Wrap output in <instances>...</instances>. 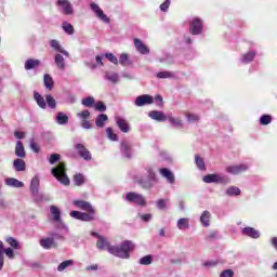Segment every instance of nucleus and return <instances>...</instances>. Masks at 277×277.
Here are the masks:
<instances>
[{"label":"nucleus","mask_w":277,"mask_h":277,"mask_svg":"<svg viewBox=\"0 0 277 277\" xmlns=\"http://www.w3.org/2000/svg\"><path fill=\"white\" fill-rule=\"evenodd\" d=\"M96 248L98 250H107L113 256L118 259H131V252L134 250L135 245L130 240L122 241L119 246H111L104 236H98Z\"/></svg>","instance_id":"f257e3e1"},{"label":"nucleus","mask_w":277,"mask_h":277,"mask_svg":"<svg viewBox=\"0 0 277 277\" xmlns=\"http://www.w3.org/2000/svg\"><path fill=\"white\" fill-rule=\"evenodd\" d=\"M133 179L143 189H151V187L157 185V173H155V170L150 166L142 168L133 175Z\"/></svg>","instance_id":"f03ea898"},{"label":"nucleus","mask_w":277,"mask_h":277,"mask_svg":"<svg viewBox=\"0 0 277 277\" xmlns=\"http://www.w3.org/2000/svg\"><path fill=\"white\" fill-rule=\"evenodd\" d=\"M30 194L35 202L40 203L49 200V197L40 193V177L35 175L30 182Z\"/></svg>","instance_id":"7ed1b4c3"},{"label":"nucleus","mask_w":277,"mask_h":277,"mask_svg":"<svg viewBox=\"0 0 277 277\" xmlns=\"http://www.w3.org/2000/svg\"><path fill=\"white\" fill-rule=\"evenodd\" d=\"M48 235L49 237H44L39 241L43 250H51V248H55L57 246V242L55 241L64 240V235L57 232H49Z\"/></svg>","instance_id":"20e7f679"},{"label":"nucleus","mask_w":277,"mask_h":277,"mask_svg":"<svg viewBox=\"0 0 277 277\" xmlns=\"http://www.w3.org/2000/svg\"><path fill=\"white\" fill-rule=\"evenodd\" d=\"M34 98L40 109H47V105L50 109H57V101H55L53 95L51 94H47L44 100V97L41 96L40 93L35 92Z\"/></svg>","instance_id":"39448f33"},{"label":"nucleus","mask_w":277,"mask_h":277,"mask_svg":"<svg viewBox=\"0 0 277 277\" xmlns=\"http://www.w3.org/2000/svg\"><path fill=\"white\" fill-rule=\"evenodd\" d=\"M52 174L61 185H65L66 187L70 185V179L66 174V164L64 162H60L57 167L52 168Z\"/></svg>","instance_id":"423d86ee"},{"label":"nucleus","mask_w":277,"mask_h":277,"mask_svg":"<svg viewBox=\"0 0 277 277\" xmlns=\"http://www.w3.org/2000/svg\"><path fill=\"white\" fill-rule=\"evenodd\" d=\"M50 211L52 214V222H55V228L63 229L65 233H68V226L64 224V221H62V211H60V208L57 206H51Z\"/></svg>","instance_id":"0eeeda50"},{"label":"nucleus","mask_w":277,"mask_h":277,"mask_svg":"<svg viewBox=\"0 0 277 277\" xmlns=\"http://www.w3.org/2000/svg\"><path fill=\"white\" fill-rule=\"evenodd\" d=\"M124 201L138 207H146V198L142 194L130 192L126 194Z\"/></svg>","instance_id":"6e6552de"},{"label":"nucleus","mask_w":277,"mask_h":277,"mask_svg":"<svg viewBox=\"0 0 277 277\" xmlns=\"http://www.w3.org/2000/svg\"><path fill=\"white\" fill-rule=\"evenodd\" d=\"M96 212H80V211H71L69 213L70 217L74 220H80V222H94V215Z\"/></svg>","instance_id":"1a4fd4ad"},{"label":"nucleus","mask_w":277,"mask_h":277,"mask_svg":"<svg viewBox=\"0 0 277 277\" xmlns=\"http://www.w3.org/2000/svg\"><path fill=\"white\" fill-rule=\"evenodd\" d=\"M203 183H228V177L222 174H208L202 177Z\"/></svg>","instance_id":"9d476101"},{"label":"nucleus","mask_w":277,"mask_h":277,"mask_svg":"<svg viewBox=\"0 0 277 277\" xmlns=\"http://www.w3.org/2000/svg\"><path fill=\"white\" fill-rule=\"evenodd\" d=\"M90 8L92 10V12H94L95 16L100 18V21H102L103 23H106V25H109L110 19L107 17V15H105V13L102 11L101 6H98V4L92 2L90 4Z\"/></svg>","instance_id":"9b49d317"},{"label":"nucleus","mask_w":277,"mask_h":277,"mask_svg":"<svg viewBox=\"0 0 277 277\" xmlns=\"http://www.w3.org/2000/svg\"><path fill=\"white\" fill-rule=\"evenodd\" d=\"M153 103H155V97L149 94H144L136 97L134 105H136V107H144V105H153Z\"/></svg>","instance_id":"f8f14e48"},{"label":"nucleus","mask_w":277,"mask_h":277,"mask_svg":"<svg viewBox=\"0 0 277 277\" xmlns=\"http://www.w3.org/2000/svg\"><path fill=\"white\" fill-rule=\"evenodd\" d=\"M72 205L76 206L77 209H81V211H87V213H96L92 203L85 200H74Z\"/></svg>","instance_id":"ddd939ff"},{"label":"nucleus","mask_w":277,"mask_h":277,"mask_svg":"<svg viewBox=\"0 0 277 277\" xmlns=\"http://www.w3.org/2000/svg\"><path fill=\"white\" fill-rule=\"evenodd\" d=\"M190 34L193 36H200L202 34V21L200 18L195 17L190 22Z\"/></svg>","instance_id":"4468645a"},{"label":"nucleus","mask_w":277,"mask_h":277,"mask_svg":"<svg viewBox=\"0 0 277 277\" xmlns=\"http://www.w3.org/2000/svg\"><path fill=\"white\" fill-rule=\"evenodd\" d=\"M75 148L78 153V155L84 159V161H92V154L90 153V150H88V148H85L83 146V144L78 143L75 145Z\"/></svg>","instance_id":"2eb2a0df"},{"label":"nucleus","mask_w":277,"mask_h":277,"mask_svg":"<svg viewBox=\"0 0 277 277\" xmlns=\"http://www.w3.org/2000/svg\"><path fill=\"white\" fill-rule=\"evenodd\" d=\"M120 153L126 159H131L133 157V149L131 143L128 141H122L120 144Z\"/></svg>","instance_id":"dca6fc26"},{"label":"nucleus","mask_w":277,"mask_h":277,"mask_svg":"<svg viewBox=\"0 0 277 277\" xmlns=\"http://www.w3.org/2000/svg\"><path fill=\"white\" fill-rule=\"evenodd\" d=\"M248 164L246 163H241V164H233V166H228L226 167V172L228 174H241V172H247L248 170Z\"/></svg>","instance_id":"f3484780"},{"label":"nucleus","mask_w":277,"mask_h":277,"mask_svg":"<svg viewBox=\"0 0 277 277\" xmlns=\"http://www.w3.org/2000/svg\"><path fill=\"white\" fill-rule=\"evenodd\" d=\"M167 120L170 122L171 127H174V129H183L184 127L183 119H181V117L172 116V113L167 115Z\"/></svg>","instance_id":"a211bd4d"},{"label":"nucleus","mask_w":277,"mask_h":277,"mask_svg":"<svg viewBox=\"0 0 277 277\" xmlns=\"http://www.w3.org/2000/svg\"><path fill=\"white\" fill-rule=\"evenodd\" d=\"M148 116L151 120H156V122H166V120H168V115L163 114L161 110H151L148 113Z\"/></svg>","instance_id":"6ab92c4d"},{"label":"nucleus","mask_w":277,"mask_h":277,"mask_svg":"<svg viewBox=\"0 0 277 277\" xmlns=\"http://www.w3.org/2000/svg\"><path fill=\"white\" fill-rule=\"evenodd\" d=\"M134 47L141 55H149L150 54V49L142 40L140 39H134Z\"/></svg>","instance_id":"aec40b11"},{"label":"nucleus","mask_w":277,"mask_h":277,"mask_svg":"<svg viewBox=\"0 0 277 277\" xmlns=\"http://www.w3.org/2000/svg\"><path fill=\"white\" fill-rule=\"evenodd\" d=\"M57 5H60V8H63V14H65L66 16H70V14H72L74 12L72 4H70L68 0H57Z\"/></svg>","instance_id":"412c9836"},{"label":"nucleus","mask_w":277,"mask_h":277,"mask_svg":"<svg viewBox=\"0 0 277 277\" xmlns=\"http://www.w3.org/2000/svg\"><path fill=\"white\" fill-rule=\"evenodd\" d=\"M50 47L54 49V51H57V53H62L65 57H70V53L66 51L64 48H62V44H60V41L52 39L50 41Z\"/></svg>","instance_id":"4be33fe9"},{"label":"nucleus","mask_w":277,"mask_h":277,"mask_svg":"<svg viewBox=\"0 0 277 277\" xmlns=\"http://www.w3.org/2000/svg\"><path fill=\"white\" fill-rule=\"evenodd\" d=\"M116 124L122 133H129V131H131V126H129V122L121 117L116 118Z\"/></svg>","instance_id":"5701e85b"},{"label":"nucleus","mask_w":277,"mask_h":277,"mask_svg":"<svg viewBox=\"0 0 277 277\" xmlns=\"http://www.w3.org/2000/svg\"><path fill=\"white\" fill-rule=\"evenodd\" d=\"M241 234L246 237H250L251 239H259L261 237V233L254 229L253 227H245L241 229Z\"/></svg>","instance_id":"b1692460"},{"label":"nucleus","mask_w":277,"mask_h":277,"mask_svg":"<svg viewBox=\"0 0 277 277\" xmlns=\"http://www.w3.org/2000/svg\"><path fill=\"white\" fill-rule=\"evenodd\" d=\"M56 124H61V127H66L68 124V115L64 111H58L55 117Z\"/></svg>","instance_id":"393cba45"},{"label":"nucleus","mask_w":277,"mask_h":277,"mask_svg":"<svg viewBox=\"0 0 277 277\" xmlns=\"http://www.w3.org/2000/svg\"><path fill=\"white\" fill-rule=\"evenodd\" d=\"M54 63L58 70H66V60L62 54L54 55Z\"/></svg>","instance_id":"a878e982"},{"label":"nucleus","mask_w":277,"mask_h":277,"mask_svg":"<svg viewBox=\"0 0 277 277\" xmlns=\"http://www.w3.org/2000/svg\"><path fill=\"white\" fill-rule=\"evenodd\" d=\"M160 174L161 176H163V179H167L168 183H170L171 185L174 184V173H172V171H170L168 168L160 169Z\"/></svg>","instance_id":"bb28decb"},{"label":"nucleus","mask_w":277,"mask_h":277,"mask_svg":"<svg viewBox=\"0 0 277 277\" xmlns=\"http://www.w3.org/2000/svg\"><path fill=\"white\" fill-rule=\"evenodd\" d=\"M5 185H8V187H15L17 189H21V187H25V183L14 179V177H8L4 181Z\"/></svg>","instance_id":"cd10ccee"},{"label":"nucleus","mask_w":277,"mask_h":277,"mask_svg":"<svg viewBox=\"0 0 277 277\" xmlns=\"http://www.w3.org/2000/svg\"><path fill=\"white\" fill-rule=\"evenodd\" d=\"M15 155H16V157H19V159H25V157H27V153H25V146L23 145V142H21V141L16 142Z\"/></svg>","instance_id":"c85d7f7f"},{"label":"nucleus","mask_w":277,"mask_h":277,"mask_svg":"<svg viewBox=\"0 0 277 277\" xmlns=\"http://www.w3.org/2000/svg\"><path fill=\"white\" fill-rule=\"evenodd\" d=\"M13 168L15 172H25L27 166L25 164V160L17 158L13 161Z\"/></svg>","instance_id":"c756f323"},{"label":"nucleus","mask_w":277,"mask_h":277,"mask_svg":"<svg viewBox=\"0 0 277 277\" xmlns=\"http://www.w3.org/2000/svg\"><path fill=\"white\" fill-rule=\"evenodd\" d=\"M40 66V60L29 58L25 62L24 68L25 70H34V68H38Z\"/></svg>","instance_id":"7c9ffc66"},{"label":"nucleus","mask_w":277,"mask_h":277,"mask_svg":"<svg viewBox=\"0 0 277 277\" xmlns=\"http://www.w3.org/2000/svg\"><path fill=\"white\" fill-rule=\"evenodd\" d=\"M108 120H109V117H107V115L100 114L95 118V127H98V129H103V127H105V122H107Z\"/></svg>","instance_id":"2f4dec72"},{"label":"nucleus","mask_w":277,"mask_h":277,"mask_svg":"<svg viewBox=\"0 0 277 277\" xmlns=\"http://www.w3.org/2000/svg\"><path fill=\"white\" fill-rule=\"evenodd\" d=\"M210 220H211V212L210 211H203L200 216V222L205 228H209L210 226Z\"/></svg>","instance_id":"473e14b6"},{"label":"nucleus","mask_w":277,"mask_h":277,"mask_svg":"<svg viewBox=\"0 0 277 277\" xmlns=\"http://www.w3.org/2000/svg\"><path fill=\"white\" fill-rule=\"evenodd\" d=\"M104 78L107 81H110V83H118L120 76L118 75V72H114V71H106L104 75Z\"/></svg>","instance_id":"72a5a7b5"},{"label":"nucleus","mask_w":277,"mask_h":277,"mask_svg":"<svg viewBox=\"0 0 277 277\" xmlns=\"http://www.w3.org/2000/svg\"><path fill=\"white\" fill-rule=\"evenodd\" d=\"M176 226H177L179 230H188L189 219L182 217V219L177 220Z\"/></svg>","instance_id":"f704fd0d"},{"label":"nucleus","mask_w":277,"mask_h":277,"mask_svg":"<svg viewBox=\"0 0 277 277\" xmlns=\"http://www.w3.org/2000/svg\"><path fill=\"white\" fill-rule=\"evenodd\" d=\"M254 57H256V52L250 51L242 55L241 63L242 64H250V62L254 61Z\"/></svg>","instance_id":"c9c22d12"},{"label":"nucleus","mask_w":277,"mask_h":277,"mask_svg":"<svg viewBox=\"0 0 277 277\" xmlns=\"http://www.w3.org/2000/svg\"><path fill=\"white\" fill-rule=\"evenodd\" d=\"M43 83L47 90H53V88H55V83L53 82V77H51V75L49 74H45L43 76Z\"/></svg>","instance_id":"e433bc0d"},{"label":"nucleus","mask_w":277,"mask_h":277,"mask_svg":"<svg viewBox=\"0 0 277 277\" xmlns=\"http://www.w3.org/2000/svg\"><path fill=\"white\" fill-rule=\"evenodd\" d=\"M195 163H196L198 170H201V172H205L207 170V164L205 163V159L202 157L196 155Z\"/></svg>","instance_id":"4c0bfd02"},{"label":"nucleus","mask_w":277,"mask_h":277,"mask_svg":"<svg viewBox=\"0 0 277 277\" xmlns=\"http://www.w3.org/2000/svg\"><path fill=\"white\" fill-rule=\"evenodd\" d=\"M72 265H75V260H66L57 266V272H64L68 267H72Z\"/></svg>","instance_id":"58836bf2"},{"label":"nucleus","mask_w":277,"mask_h":277,"mask_svg":"<svg viewBox=\"0 0 277 277\" xmlns=\"http://www.w3.org/2000/svg\"><path fill=\"white\" fill-rule=\"evenodd\" d=\"M119 64H120L121 66H131L132 62H131V60L129 58V54L122 53V54L119 56Z\"/></svg>","instance_id":"ea45409f"},{"label":"nucleus","mask_w":277,"mask_h":277,"mask_svg":"<svg viewBox=\"0 0 277 277\" xmlns=\"http://www.w3.org/2000/svg\"><path fill=\"white\" fill-rule=\"evenodd\" d=\"M62 27L65 34H67L68 36H72V34H75V27L72 26V24L68 22H63Z\"/></svg>","instance_id":"a19ab883"},{"label":"nucleus","mask_w":277,"mask_h":277,"mask_svg":"<svg viewBox=\"0 0 277 277\" xmlns=\"http://www.w3.org/2000/svg\"><path fill=\"white\" fill-rule=\"evenodd\" d=\"M74 183L77 185V187H81L85 183V176L83 174L78 173L74 176Z\"/></svg>","instance_id":"79ce46f5"},{"label":"nucleus","mask_w":277,"mask_h":277,"mask_svg":"<svg viewBox=\"0 0 277 277\" xmlns=\"http://www.w3.org/2000/svg\"><path fill=\"white\" fill-rule=\"evenodd\" d=\"M5 241H6V243H9V246H11V248H14V250L21 249V245H18V240L15 239L14 237L5 238Z\"/></svg>","instance_id":"37998d69"},{"label":"nucleus","mask_w":277,"mask_h":277,"mask_svg":"<svg viewBox=\"0 0 277 277\" xmlns=\"http://www.w3.org/2000/svg\"><path fill=\"white\" fill-rule=\"evenodd\" d=\"M226 196H240L241 189L236 186H232L225 190Z\"/></svg>","instance_id":"c03bdc74"},{"label":"nucleus","mask_w":277,"mask_h":277,"mask_svg":"<svg viewBox=\"0 0 277 277\" xmlns=\"http://www.w3.org/2000/svg\"><path fill=\"white\" fill-rule=\"evenodd\" d=\"M138 265H153V255L148 254L138 260Z\"/></svg>","instance_id":"a18cd8bd"},{"label":"nucleus","mask_w":277,"mask_h":277,"mask_svg":"<svg viewBox=\"0 0 277 277\" xmlns=\"http://www.w3.org/2000/svg\"><path fill=\"white\" fill-rule=\"evenodd\" d=\"M157 79H172L174 77V72L172 71H160L156 74Z\"/></svg>","instance_id":"49530a36"},{"label":"nucleus","mask_w":277,"mask_h":277,"mask_svg":"<svg viewBox=\"0 0 277 277\" xmlns=\"http://www.w3.org/2000/svg\"><path fill=\"white\" fill-rule=\"evenodd\" d=\"M94 103H95V101H94V97H92V96L81 100V105H83V107H94V105H95Z\"/></svg>","instance_id":"de8ad7c7"},{"label":"nucleus","mask_w":277,"mask_h":277,"mask_svg":"<svg viewBox=\"0 0 277 277\" xmlns=\"http://www.w3.org/2000/svg\"><path fill=\"white\" fill-rule=\"evenodd\" d=\"M77 118H79L80 122L83 120H90V110L84 109L80 113H77Z\"/></svg>","instance_id":"09e8293b"},{"label":"nucleus","mask_w":277,"mask_h":277,"mask_svg":"<svg viewBox=\"0 0 277 277\" xmlns=\"http://www.w3.org/2000/svg\"><path fill=\"white\" fill-rule=\"evenodd\" d=\"M260 124L263 127L267 124H272V116L271 115H262L260 118Z\"/></svg>","instance_id":"8fccbe9b"},{"label":"nucleus","mask_w":277,"mask_h":277,"mask_svg":"<svg viewBox=\"0 0 277 277\" xmlns=\"http://www.w3.org/2000/svg\"><path fill=\"white\" fill-rule=\"evenodd\" d=\"M107 137L110 138L111 142H118V134L114 133L111 128L106 129Z\"/></svg>","instance_id":"3c124183"},{"label":"nucleus","mask_w":277,"mask_h":277,"mask_svg":"<svg viewBox=\"0 0 277 277\" xmlns=\"http://www.w3.org/2000/svg\"><path fill=\"white\" fill-rule=\"evenodd\" d=\"M94 109L96 110V111H101V113H103V111H107V106L105 105V103H103V102H97L96 104H94Z\"/></svg>","instance_id":"603ef678"},{"label":"nucleus","mask_w":277,"mask_h":277,"mask_svg":"<svg viewBox=\"0 0 277 277\" xmlns=\"http://www.w3.org/2000/svg\"><path fill=\"white\" fill-rule=\"evenodd\" d=\"M168 199H159L156 205H157V209H160L161 211H163V209H166V207H168Z\"/></svg>","instance_id":"864d4df0"},{"label":"nucleus","mask_w":277,"mask_h":277,"mask_svg":"<svg viewBox=\"0 0 277 277\" xmlns=\"http://www.w3.org/2000/svg\"><path fill=\"white\" fill-rule=\"evenodd\" d=\"M60 159H61L60 154H52V155L50 156V158H49V163H50L51 166H55V163H57V161H60Z\"/></svg>","instance_id":"5fc2aeb1"},{"label":"nucleus","mask_w":277,"mask_h":277,"mask_svg":"<svg viewBox=\"0 0 277 277\" xmlns=\"http://www.w3.org/2000/svg\"><path fill=\"white\" fill-rule=\"evenodd\" d=\"M105 57L107 58L108 62H111V64L118 65V57L111 53H106Z\"/></svg>","instance_id":"6e6d98bb"},{"label":"nucleus","mask_w":277,"mask_h":277,"mask_svg":"<svg viewBox=\"0 0 277 277\" xmlns=\"http://www.w3.org/2000/svg\"><path fill=\"white\" fill-rule=\"evenodd\" d=\"M186 118L189 122H198V120H200V116L196 114H187Z\"/></svg>","instance_id":"4d7b16f0"},{"label":"nucleus","mask_w":277,"mask_h":277,"mask_svg":"<svg viewBox=\"0 0 277 277\" xmlns=\"http://www.w3.org/2000/svg\"><path fill=\"white\" fill-rule=\"evenodd\" d=\"M171 3V0H166L162 4H160L161 12H168Z\"/></svg>","instance_id":"13d9d810"},{"label":"nucleus","mask_w":277,"mask_h":277,"mask_svg":"<svg viewBox=\"0 0 277 277\" xmlns=\"http://www.w3.org/2000/svg\"><path fill=\"white\" fill-rule=\"evenodd\" d=\"M3 241L0 240V272L3 269Z\"/></svg>","instance_id":"bf43d9fd"},{"label":"nucleus","mask_w":277,"mask_h":277,"mask_svg":"<svg viewBox=\"0 0 277 277\" xmlns=\"http://www.w3.org/2000/svg\"><path fill=\"white\" fill-rule=\"evenodd\" d=\"M3 254H5L9 259H14V250L12 248H4L3 247Z\"/></svg>","instance_id":"052dcab7"},{"label":"nucleus","mask_w":277,"mask_h":277,"mask_svg":"<svg viewBox=\"0 0 277 277\" xmlns=\"http://www.w3.org/2000/svg\"><path fill=\"white\" fill-rule=\"evenodd\" d=\"M80 127H82V129L90 130L92 129V123H90L89 119H84L81 121Z\"/></svg>","instance_id":"680f3d73"},{"label":"nucleus","mask_w":277,"mask_h":277,"mask_svg":"<svg viewBox=\"0 0 277 277\" xmlns=\"http://www.w3.org/2000/svg\"><path fill=\"white\" fill-rule=\"evenodd\" d=\"M233 276H235V272H233V269H225L220 275V277H233Z\"/></svg>","instance_id":"e2e57ef3"},{"label":"nucleus","mask_w":277,"mask_h":277,"mask_svg":"<svg viewBox=\"0 0 277 277\" xmlns=\"http://www.w3.org/2000/svg\"><path fill=\"white\" fill-rule=\"evenodd\" d=\"M30 148L31 150H34V153H40V147L38 146V144H36L34 138L30 140Z\"/></svg>","instance_id":"0e129e2a"},{"label":"nucleus","mask_w":277,"mask_h":277,"mask_svg":"<svg viewBox=\"0 0 277 277\" xmlns=\"http://www.w3.org/2000/svg\"><path fill=\"white\" fill-rule=\"evenodd\" d=\"M143 222H150L153 220V214H138Z\"/></svg>","instance_id":"69168bd1"},{"label":"nucleus","mask_w":277,"mask_h":277,"mask_svg":"<svg viewBox=\"0 0 277 277\" xmlns=\"http://www.w3.org/2000/svg\"><path fill=\"white\" fill-rule=\"evenodd\" d=\"M154 101H156V103H158V107H163V97L161 95H156Z\"/></svg>","instance_id":"338daca9"},{"label":"nucleus","mask_w":277,"mask_h":277,"mask_svg":"<svg viewBox=\"0 0 277 277\" xmlns=\"http://www.w3.org/2000/svg\"><path fill=\"white\" fill-rule=\"evenodd\" d=\"M14 136L16 137V140H23L25 137V132L15 131Z\"/></svg>","instance_id":"774afa93"}]
</instances>
